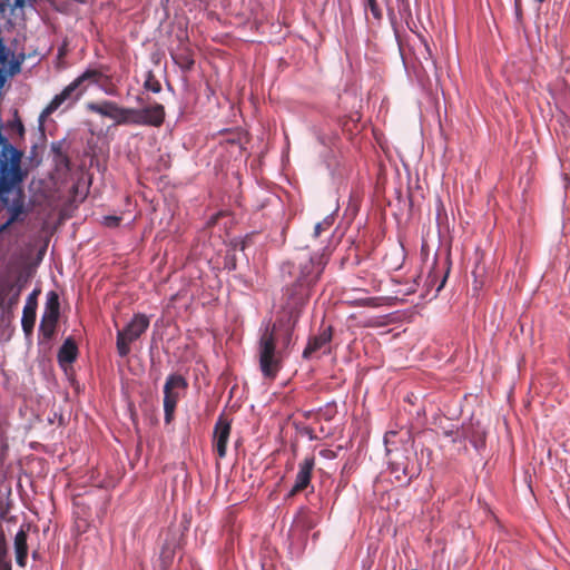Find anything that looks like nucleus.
Wrapping results in <instances>:
<instances>
[{
    "instance_id": "nucleus-1",
    "label": "nucleus",
    "mask_w": 570,
    "mask_h": 570,
    "mask_svg": "<svg viewBox=\"0 0 570 570\" xmlns=\"http://www.w3.org/2000/svg\"><path fill=\"white\" fill-rule=\"evenodd\" d=\"M298 322L296 312H282V315L273 324L272 328L266 327L262 333L257 355L259 368L265 379H275L282 368V350L276 347L279 343L286 348L292 342L293 331Z\"/></svg>"
},
{
    "instance_id": "nucleus-2",
    "label": "nucleus",
    "mask_w": 570,
    "mask_h": 570,
    "mask_svg": "<svg viewBox=\"0 0 570 570\" xmlns=\"http://www.w3.org/2000/svg\"><path fill=\"white\" fill-rule=\"evenodd\" d=\"M22 156V151L16 147L7 146L0 150V200L10 212L7 225L23 213V191L20 187L24 178Z\"/></svg>"
},
{
    "instance_id": "nucleus-3",
    "label": "nucleus",
    "mask_w": 570,
    "mask_h": 570,
    "mask_svg": "<svg viewBox=\"0 0 570 570\" xmlns=\"http://www.w3.org/2000/svg\"><path fill=\"white\" fill-rule=\"evenodd\" d=\"M324 255L314 254L302 258L298 265V276L296 282L287 286L284 292L285 304L283 312H296L301 314L302 308L311 297L312 286L317 282L325 267Z\"/></svg>"
},
{
    "instance_id": "nucleus-4",
    "label": "nucleus",
    "mask_w": 570,
    "mask_h": 570,
    "mask_svg": "<svg viewBox=\"0 0 570 570\" xmlns=\"http://www.w3.org/2000/svg\"><path fill=\"white\" fill-rule=\"evenodd\" d=\"M87 108L92 112L114 120L116 125L159 127L165 119V108L157 102L144 108H125L114 101L105 100L101 102H89Z\"/></svg>"
},
{
    "instance_id": "nucleus-5",
    "label": "nucleus",
    "mask_w": 570,
    "mask_h": 570,
    "mask_svg": "<svg viewBox=\"0 0 570 570\" xmlns=\"http://www.w3.org/2000/svg\"><path fill=\"white\" fill-rule=\"evenodd\" d=\"M99 77L100 73L97 70L88 69L85 72H82L67 87H65L61 92H59L51 99L49 105L40 114L39 119L42 120L61 106H72L76 101L79 100V98L85 92L87 88L85 86V82L97 83L99 81Z\"/></svg>"
},
{
    "instance_id": "nucleus-6",
    "label": "nucleus",
    "mask_w": 570,
    "mask_h": 570,
    "mask_svg": "<svg viewBox=\"0 0 570 570\" xmlns=\"http://www.w3.org/2000/svg\"><path fill=\"white\" fill-rule=\"evenodd\" d=\"M395 431H389L384 435V445L385 452L389 456V466L391 473L394 478L402 482L409 483L415 474L413 469H410L409 458L406 455V450H402L399 448H393L392 445L395 443L394 439L396 438Z\"/></svg>"
},
{
    "instance_id": "nucleus-7",
    "label": "nucleus",
    "mask_w": 570,
    "mask_h": 570,
    "mask_svg": "<svg viewBox=\"0 0 570 570\" xmlns=\"http://www.w3.org/2000/svg\"><path fill=\"white\" fill-rule=\"evenodd\" d=\"M150 320L147 315L135 314L131 321L117 331L116 347L119 356L126 357L130 353V344L137 341L149 327Z\"/></svg>"
},
{
    "instance_id": "nucleus-8",
    "label": "nucleus",
    "mask_w": 570,
    "mask_h": 570,
    "mask_svg": "<svg viewBox=\"0 0 570 570\" xmlns=\"http://www.w3.org/2000/svg\"><path fill=\"white\" fill-rule=\"evenodd\" d=\"M187 387L186 380L178 374H170L167 376L164 385V412L165 422L168 424L171 422L179 400V391Z\"/></svg>"
},
{
    "instance_id": "nucleus-9",
    "label": "nucleus",
    "mask_w": 570,
    "mask_h": 570,
    "mask_svg": "<svg viewBox=\"0 0 570 570\" xmlns=\"http://www.w3.org/2000/svg\"><path fill=\"white\" fill-rule=\"evenodd\" d=\"M230 434V424L224 420L219 419L214 429V448L219 458H225L227 450V442Z\"/></svg>"
},
{
    "instance_id": "nucleus-10",
    "label": "nucleus",
    "mask_w": 570,
    "mask_h": 570,
    "mask_svg": "<svg viewBox=\"0 0 570 570\" xmlns=\"http://www.w3.org/2000/svg\"><path fill=\"white\" fill-rule=\"evenodd\" d=\"M39 294L38 289H35L31 292L26 301L22 318H21V325L23 331L28 334L31 333L35 326L36 322V311H37V296Z\"/></svg>"
},
{
    "instance_id": "nucleus-11",
    "label": "nucleus",
    "mask_w": 570,
    "mask_h": 570,
    "mask_svg": "<svg viewBox=\"0 0 570 570\" xmlns=\"http://www.w3.org/2000/svg\"><path fill=\"white\" fill-rule=\"evenodd\" d=\"M314 465V456H307L299 463L298 472L295 479V484L292 489L293 493L304 490L309 484Z\"/></svg>"
},
{
    "instance_id": "nucleus-12",
    "label": "nucleus",
    "mask_w": 570,
    "mask_h": 570,
    "mask_svg": "<svg viewBox=\"0 0 570 570\" xmlns=\"http://www.w3.org/2000/svg\"><path fill=\"white\" fill-rule=\"evenodd\" d=\"M29 531L28 524H22L19 531L14 535L13 547L16 554V562L19 567L23 568L27 563L28 557V544H27V533Z\"/></svg>"
},
{
    "instance_id": "nucleus-13",
    "label": "nucleus",
    "mask_w": 570,
    "mask_h": 570,
    "mask_svg": "<svg viewBox=\"0 0 570 570\" xmlns=\"http://www.w3.org/2000/svg\"><path fill=\"white\" fill-rule=\"evenodd\" d=\"M35 0H0V14L2 17H19L26 8H33Z\"/></svg>"
},
{
    "instance_id": "nucleus-14",
    "label": "nucleus",
    "mask_w": 570,
    "mask_h": 570,
    "mask_svg": "<svg viewBox=\"0 0 570 570\" xmlns=\"http://www.w3.org/2000/svg\"><path fill=\"white\" fill-rule=\"evenodd\" d=\"M332 340V330L327 327L323 330L317 336L309 340L306 348L303 352L304 357H309V355L316 351L325 347Z\"/></svg>"
},
{
    "instance_id": "nucleus-15",
    "label": "nucleus",
    "mask_w": 570,
    "mask_h": 570,
    "mask_svg": "<svg viewBox=\"0 0 570 570\" xmlns=\"http://www.w3.org/2000/svg\"><path fill=\"white\" fill-rule=\"evenodd\" d=\"M42 317L49 320H58L59 317V297L56 292L47 294L46 306Z\"/></svg>"
},
{
    "instance_id": "nucleus-16",
    "label": "nucleus",
    "mask_w": 570,
    "mask_h": 570,
    "mask_svg": "<svg viewBox=\"0 0 570 570\" xmlns=\"http://www.w3.org/2000/svg\"><path fill=\"white\" fill-rule=\"evenodd\" d=\"M77 357V346L75 343L67 338L58 352V360L60 363H72Z\"/></svg>"
},
{
    "instance_id": "nucleus-17",
    "label": "nucleus",
    "mask_w": 570,
    "mask_h": 570,
    "mask_svg": "<svg viewBox=\"0 0 570 570\" xmlns=\"http://www.w3.org/2000/svg\"><path fill=\"white\" fill-rule=\"evenodd\" d=\"M315 517L309 512H301L295 519V527L308 531L315 525Z\"/></svg>"
},
{
    "instance_id": "nucleus-18",
    "label": "nucleus",
    "mask_w": 570,
    "mask_h": 570,
    "mask_svg": "<svg viewBox=\"0 0 570 570\" xmlns=\"http://www.w3.org/2000/svg\"><path fill=\"white\" fill-rule=\"evenodd\" d=\"M57 321L58 320H47L45 317L41 318L39 331L45 338H51L56 330Z\"/></svg>"
},
{
    "instance_id": "nucleus-19",
    "label": "nucleus",
    "mask_w": 570,
    "mask_h": 570,
    "mask_svg": "<svg viewBox=\"0 0 570 570\" xmlns=\"http://www.w3.org/2000/svg\"><path fill=\"white\" fill-rule=\"evenodd\" d=\"M175 63L183 70H190L194 66V59L188 53L171 55Z\"/></svg>"
},
{
    "instance_id": "nucleus-20",
    "label": "nucleus",
    "mask_w": 570,
    "mask_h": 570,
    "mask_svg": "<svg viewBox=\"0 0 570 570\" xmlns=\"http://www.w3.org/2000/svg\"><path fill=\"white\" fill-rule=\"evenodd\" d=\"M334 223V214L327 215L322 222L317 223L314 227V236L318 237L323 232L331 228Z\"/></svg>"
},
{
    "instance_id": "nucleus-21",
    "label": "nucleus",
    "mask_w": 570,
    "mask_h": 570,
    "mask_svg": "<svg viewBox=\"0 0 570 570\" xmlns=\"http://www.w3.org/2000/svg\"><path fill=\"white\" fill-rule=\"evenodd\" d=\"M144 87L146 90L151 91L154 94H158L161 90L160 82L156 80L150 72L148 73L147 79L145 80Z\"/></svg>"
},
{
    "instance_id": "nucleus-22",
    "label": "nucleus",
    "mask_w": 570,
    "mask_h": 570,
    "mask_svg": "<svg viewBox=\"0 0 570 570\" xmlns=\"http://www.w3.org/2000/svg\"><path fill=\"white\" fill-rule=\"evenodd\" d=\"M8 556L7 540L3 530L0 528V559Z\"/></svg>"
},
{
    "instance_id": "nucleus-23",
    "label": "nucleus",
    "mask_w": 570,
    "mask_h": 570,
    "mask_svg": "<svg viewBox=\"0 0 570 570\" xmlns=\"http://www.w3.org/2000/svg\"><path fill=\"white\" fill-rule=\"evenodd\" d=\"M366 8H368L374 16V18H381V10L376 3V0H366Z\"/></svg>"
},
{
    "instance_id": "nucleus-24",
    "label": "nucleus",
    "mask_w": 570,
    "mask_h": 570,
    "mask_svg": "<svg viewBox=\"0 0 570 570\" xmlns=\"http://www.w3.org/2000/svg\"><path fill=\"white\" fill-rule=\"evenodd\" d=\"M120 222V218L118 216H105L104 217V225L107 226V227H116L118 226Z\"/></svg>"
},
{
    "instance_id": "nucleus-25",
    "label": "nucleus",
    "mask_w": 570,
    "mask_h": 570,
    "mask_svg": "<svg viewBox=\"0 0 570 570\" xmlns=\"http://www.w3.org/2000/svg\"><path fill=\"white\" fill-rule=\"evenodd\" d=\"M0 570H11V561L9 557L0 559Z\"/></svg>"
},
{
    "instance_id": "nucleus-26",
    "label": "nucleus",
    "mask_w": 570,
    "mask_h": 570,
    "mask_svg": "<svg viewBox=\"0 0 570 570\" xmlns=\"http://www.w3.org/2000/svg\"><path fill=\"white\" fill-rule=\"evenodd\" d=\"M8 52L7 48L3 45L2 40H0V63H3L7 59Z\"/></svg>"
},
{
    "instance_id": "nucleus-27",
    "label": "nucleus",
    "mask_w": 570,
    "mask_h": 570,
    "mask_svg": "<svg viewBox=\"0 0 570 570\" xmlns=\"http://www.w3.org/2000/svg\"><path fill=\"white\" fill-rule=\"evenodd\" d=\"M11 127L12 128H16L17 131L19 132V135H22L23 131H24V128H23V125L22 122L19 120V119H16L12 124H11Z\"/></svg>"
},
{
    "instance_id": "nucleus-28",
    "label": "nucleus",
    "mask_w": 570,
    "mask_h": 570,
    "mask_svg": "<svg viewBox=\"0 0 570 570\" xmlns=\"http://www.w3.org/2000/svg\"><path fill=\"white\" fill-rule=\"evenodd\" d=\"M320 454L325 458V459H333L334 458V452L332 450H322L320 452Z\"/></svg>"
},
{
    "instance_id": "nucleus-29",
    "label": "nucleus",
    "mask_w": 570,
    "mask_h": 570,
    "mask_svg": "<svg viewBox=\"0 0 570 570\" xmlns=\"http://www.w3.org/2000/svg\"><path fill=\"white\" fill-rule=\"evenodd\" d=\"M445 281H446V276H444V277H443L442 282L440 283V285H439V286H438V288H436V292H440V291H441V288H442V287L444 286V284H445Z\"/></svg>"
},
{
    "instance_id": "nucleus-30",
    "label": "nucleus",
    "mask_w": 570,
    "mask_h": 570,
    "mask_svg": "<svg viewBox=\"0 0 570 570\" xmlns=\"http://www.w3.org/2000/svg\"><path fill=\"white\" fill-rule=\"evenodd\" d=\"M4 83V77L0 73V88L3 86Z\"/></svg>"
},
{
    "instance_id": "nucleus-31",
    "label": "nucleus",
    "mask_w": 570,
    "mask_h": 570,
    "mask_svg": "<svg viewBox=\"0 0 570 570\" xmlns=\"http://www.w3.org/2000/svg\"><path fill=\"white\" fill-rule=\"evenodd\" d=\"M473 445L476 450H479V444L476 442H474Z\"/></svg>"
},
{
    "instance_id": "nucleus-32",
    "label": "nucleus",
    "mask_w": 570,
    "mask_h": 570,
    "mask_svg": "<svg viewBox=\"0 0 570 570\" xmlns=\"http://www.w3.org/2000/svg\"><path fill=\"white\" fill-rule=\"evenodd\" d=\"M538 2H543L544 0H537Z\"/></svg>"
}]
</instances>
